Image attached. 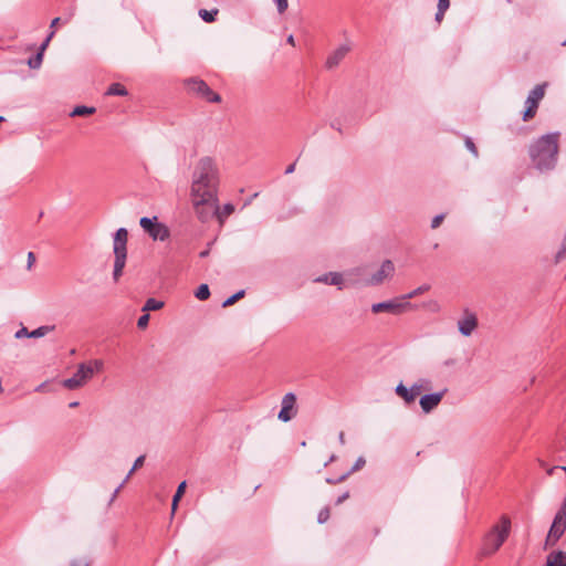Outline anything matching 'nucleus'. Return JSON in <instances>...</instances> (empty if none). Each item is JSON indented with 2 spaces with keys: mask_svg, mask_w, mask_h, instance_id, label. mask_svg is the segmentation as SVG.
Returning <instances> with one entry per match:
<instances>
[{
  "mask_svg": "<svg viewBox=\"0 0 566 566\" xmlns=\"http://www.w3.org/2000/svg\"><path fill=\"white\" fill-rule=\"evenodd\" d=\"M220 185V169L217 160L203 156L196 163L191 174L190 198L210 200L218 197Z\"/></svg>",
  "mask_w": 566,
  "mask_h": 566,
  "instance_id": "f257e3e1",
  "label": "nucleus"
},
{
  "mask_svg": "<svg viewBox=\"0 0 566 566\" xmlns=\"http://www.w3.org/2000/svg\"><path fill=\"white\" fill-rule=\"evenodd\" d=\"M560 133L545 134L528 147V156L533 167L539 172H549L557 167Z\"/></svg>",
  "mask_w": 566,
  "mask_h": 566,
  "instance_id": "f03ea898",
  "label": "nucleus"
},
{
  "mask_svg": "<svg viewBox=\"0 0 566 566\" xmlns=\"http://www.w3.org/2000/svg\"><path fill=\"white\" fill-rule=\"evenodd\" d=\"M511 520L503 515L499 523L493 525L483 536L479 549V557L484 558L495 554L510 535Z\"/></svg>",
  "mask_w": 566,
  "mask_h": 566,
  "instance_id": "7ed1b4c3",
  "label": "nucleus"
},
{
  "mask_svg": "<svg viewBox=\"0 0 566 566\" xmlns=\"http://www.w3.org/2000/svg\"><path fill=\"white\" fill-rule=\"evenodd\" d=\"M127 239L128 231L125 228H119L113 239V251L115 255L113 277L115 281L123 274L127 258Z\"/></svg>",
  "mask_w": 566,
  "mask_h": 566,
  "instance_id": "20e7f679",
  "label": "nucleus"
},
{
  "mask_svg": "<svg viewBox=\"0 0 566 566\" xmlns=\"http://www.w3.org/2000/svg\"><path fill=\"white\" fill-rule=\"evenodd\" d=\"M102 368L103 361L99 359L80 364L74 375L63 380V386L70 390L80 388L93 377L95 371H99Z\"/></svg>",
  "mask_w": 566,
  "mask_h": 566,
  "instance_id": "39448f33",
  "label": "nucleus"
},
{
  "mask_svg": "<svg viewBox=\"0 0 566 566\" xmlns=\"http://www.w3.org/2000/svg\"><path fill=\"white\" fill-rule=\"evenodd\" d=\"M187 90L209 103H220L221 96L213 92L209 85L201 78L190 77L185 81Z\"/></svg>",
  "mask_w": 566,
  "mask_h": 566,
  "instance_id": "423d86ee",
  "label": "nucleus"
},
{
  "mask_svg": "<svg viewBox=\"0 0 566 566\" xmlns=\"http://www.w3.org/2000/svg\"><path fill=\"white\" fill-rule=\"evenodd\" d=\"M193 210L201 222L211 220L218 213V197L210 200H201L202 198H190Z\"/></svg>",
  "mask_w": 566,
  "mask_h": 566,
  "instance_id": "0eeeda50",
  "label": "nucleus"
},
{
  "mask_svg": "<svg viewBox=\"0 0 566 566\" xmlns=\"http://www.w3.org/2000/svg\"><path fill=\"white\" fill-rule=\"evenodd\" d=\"M139 224L153 240L165 241L170 235L168 227L161 222H158L157 217H154L153 219L143 217L139 220Z\"/></svg>",
  "mask_w": 566,
  "mask_h": 566,
  "instance_id": "6e6552de",
  "label": "nucleus"
},
{
  "mask_svg": "<svg viewBox=\"0 0 566 566\" xmlns=\"http://www.w3.org/2000/svg\"><path fill=\"white\" fill-rule=\"evenodd\" d=\"M547 83L537 84L528 94L526 98V109L523 114V120L527 122L532 119L537 112L538 104L545 95Z\"/></svg>",
  "mask_w": 566,
  "mask_h": 566,
  "instance_id": "1a4fd4ad",
  "label": "nucleus"
},
{
  "mask_svg": "<svg viewBox=\"0 0 566 566\" xmlns=\"http://www.w3.org/2000/svg\"><path fill=\"white\" fill-rule=\"evenodd\" d=\"M296 396L293 392H287L283 396L281 402V410L279 412V419L283 422L292 420L296 416Z\"/></svg>",
  "mask_w": 566,
  "mask_h": 566,
  "instance_id": "9d476101",
  "label": "nucleus"
},
{
  "mask_svg": "<svg viewBox=\"0 0 566 566\" xmlns=\"http://www.w3.org/2000/svg\"><path fill=\"white\" fill-rule=\"evenodd\" d=\"M424 382L426 386H423L421 382H415L410 388L399 384L395 391L400 398L405 400L406 403H411L416 400L422 390L429 389V381L424 380Z\"/></svg>",
  "mask_w": 566,
  "mask_h": 566,
  "instance_id": "9b49d317",
  "label": "nucleus"
},
{
  "mask_svg": "<svg viewBox=\"0 0 566 566\" xmlns=\"http://www.w3.org/2000/svg\"><path fill=\"white\" fill-rule=\"evenodd\" d=\"M410 304L408 302H402V300H390L386 302L375 303L371 306V311L375 314L387 312L391 314H400L402 313Z\"/></svg>",
  "mask_w": 566,
  "mask_h": 566,
  "instance_id": "f8f14e48",
  "label": "nucleus"
},
{
  "mask_svg": "<svg viewBox=\"0 0 566 566\" xmlns=\"http://www.w3.org/2000/svg\"><path fill=\"white\" fill-rule=\"evenodd\" d=\"M565 530L566 520L555 515L546 537V545H554L563 536Z\"/></svg>",
  "mask_w": 566,
  "mask_h": 566,
  "instance_id": "ddd939ff",
  "label": "nucleus"
},
{
  "mask_svg": "<svg viewBox=\"0 0 566 566\" xmlns=\"http://www.w3.org/2000/svg\"><path fill=\"white\" fill-rule=\"evenodd\" d=\"M446 392H447V389H443L439 392L423 395L419 401L422 411L424 413H429L434 408H437L438 405L441 402Z\"/></svg>",
  "mask_w": 566,
  "mask_h": 566,
  "instance_id": "4468645a",
  "label": "nucleus"
},
{
  "mask_svg": "<svg viewBox=\"0 0 566 566\" xmlns=\"http://www.w3.org/2000/svg\"><path fill=\"white\" fill-rule=\"evenodd\" d=\"M458 327L463 336H470L473 333V331L478 327L476 315L465 310L463 317L458 322Z\"/></svg>",
  "mask_w": 566,
  "mask_h": 566,
  "instance_id": "2eb2a0df",
  "label": "nucleus"
},
{
  "mask_svg": "<svg viewBox=\"0 0 566 566\" xmlns=\"http://www.w3.org/2000/svg\"><path fill=\"white\" fill-rule=\"evenodd\" d=\"M395 272L394 263L390 260L382 262L380 269L369 279L370 285H378L382 283L387 277L391 276Z\"/></svg>",
  "mask_w": 566,
  "mask_h": 566,
  "instance_id": "dca6fc26",
  "label": "nucleus"
},
{
  "mask_svg": "<svg viewBox=\"0 0 566 566\" xmlns=\"http://www.w3.org/2000/svg\"><path fill=\"white\" fill-rule=\"evenodd\" d=\"M348 52H349L348 45L338 46L335 51H333L328 55L326 63H325L326 67L327 69L336 67L344 60V57L347 55Z\"/></svg>",
  "mask_w": 566,
  "mask_h": 566,
  "instance_id": "f3484780",
  "label": "nucleus"
},
{
  "mask_svg": "<svg viewBox=\"0 0 566 566\" xmlns=\"http://www.w3.org/2000/svg\"><path fill=\"white\" fill-rule=\"evenodd\" d=\"M545 566H566V553L563 551H553L546 557Z\"/></svg>",
  "mask_w": 566,
  "mask_h": 566,
  "instance_id": "a211bd4d",
  "label": "nucleus"
},
{
  "mask_svg": "<svg viewBox=\"0 0 566 566\" xmlns=\"http://www.w3.org/2000/svg\"><path fill=\"white\" fill-rule=\"evenodd\" d=\"M316 282H323L331 285H339L343 282V276L337 272H329L315 280Z\"/></svg>",
  "mask_w": 566,
  "mask_h": 566,
  "instance_id": "6ab92c4d",
  "label": "nucleus"
},
{
  "mask_svg": "<svg viewBox=\"0 0 566 566\" xmlns=\"http://www.w3.org/2000/svg\"><path fill=\"white\" fill-rule=\"evenodd\" d=\"M106 95L126 96V95H128V91L126 90V87L123 84H120V83H113L107 88Z\"/></svg>",
  "mask_w": 566,
  "mask_h": 566,
  "instance_id": "aec40b11",
  "label": "nucleus"
},
{
  "mask_svg": "<svg viewBox=\"0 0 566 566\" xmlns=\"http://www.w3.org/2000/svg\"><path fill=\"white\" fill-rule=\"evenodd\" d=\"M164 307V302L163 301H159V300H156L154 297H150L148 298L144 306H143V311L144 312H149V311H157V310H160Z\"/></svg>",
  "mask_w": 566,
  "mask_h": 566,
  "instance_id": "412c9836",
  "label": "nucleus"
},
{
  "mask_svg": "<svg viewBox=\"0 0 566 566\" xmlns=\"http://www.w3.org/2000/svg\"><path fill=\"white\" fill-rule=\"evenodd\" d=\"M144 461H145V455H139L135 462H134V465L133 468L130 469V471L128 472L127 476L125 478V480L123 481V483L115 490L114 492V496L117 495V493L119 492L120 488L124 485V483L130 478V475L134 473L135 470H137L138 468H140L143 464H144Z\"/></svg>",
  "mask_w": 566,
  "mask_h": 566,
  "instance_id": "4be33fe9",
  "label": "nucleus"
},
{
  "mask_svg": "<svg viewBox=\"0 0 566 566\" xmlns=\"http://www.w3.org/2000/svg\"><path fill=\"white\" fill-rule=\"evenodd\" d=\"M185 490H186V482H181L178 488H177V491L172 497V503H171V511H172V514L175 513L176 509H177V505H178V502L179 500L181 499V496L184 495L185 493Z\"/></svg>",
  "mask_w": 566,
  "mask_h": 566,
  "instance_id": "5701e85b",
  "label": "nucleus"
},
{
  "mask_svg": "<svg viewBox=\"0 0 566 566\" xmlns=\"http://www.w3.org/2000/svg\"><path fill=\"white\" fill-rule=\"evenodd\" d=\"M96 112L95 107H88V106H84V105H81V106H76L72 112H71V116H86V115H92Z\"/></svg>",
  "mask_w": 566,
  "mask_h": 566,
  "instance_id": "b1692460",
  "label": "nucleus"
},
{
  "mask_svg": "<svg viewBox=\"0 0 566 566\" xmlns=\"http://www.w3.org/2000/svg\"><path fill=\"white\" fill-rule=\"evenodd\" d=\"M429 290H430V285L429 284H423V285L415 289L413 291L409 292L408 294L403 295L401 297V300L407 302L408 300L413 298V297H416V296H418L420 294H423V293H426Z\"/></svg>",
  "mask_w": 566,
  "mask_h": 566,
  "instance_id": "393cba45",
  "label": "nucleus"
},
{
  "mask_svg": "<svg viewBox=\"0 0 566 566\" xmlns=\"http://www.w3.org/2000/svg\"><path fill=\"white\" fill-rule=\"evenodd\" d=\"M53 329H54V326H48V325L40 326V327L33 329L30 334H28V337H32V338L43 337Z\"/></svg>",
  "mask_w": 566,
  "mask_h": 566,
  "instance_id": "a878e982",
  "label": "nucleus"
},
{
  "mask_svg": "<svg viewBox=\"0 0 566 566\" xmlns=\"http://www.w3.org/2000/svg\"><path fill=\"white\" fill-rule=\"evenodd\" d=\"M234 211V207L231 203H226L222 209L218 207V213L216 214L220 222L228 218Z\"/></svg>",
  "mask_w": 566,
  "mask_h": 566,
  "instance_id": "bb28decb",
  "label": "nucleus"
},
{
  "mask_svg": "<svg viewBox=\"0 0 566 566\" xmlns=\"http://www.w3.org/2000/svg\"><path fill=\"white\" fill-rule=\"evenodd\" d=\"M218 14V10L217 9H213V10H206V9H201L199 11V15L200 18L205 21V22H208V23H211L216 20V17Z\"/></svg>",
  "mask_w": 566,
  "mask_h": 566,
  "instance_id": "cd10ccee",
  "label": "nucleus"
},
{
  "mask_svg": "<svg viewBox=\"0 0 566 566\" xmlns=\"http://www.w3.org/2000/svg\"><path fill=\"white\" fill-rule=\"evenodd\" d=\"M195 296L200 301L208 300L210 296L209 286L207 284L199 285L195 293Z\"/></svg>",
  "mask_w": 566,
  "mask_h": 566,
  "instance_id": "c85d7f7f",
  "label": "nucleus"
},
{
  "mask_svg": "<svg viewBox=\"0 0 566 566\" xmlns=\"http://www.w3.org/2000/svg\"><path fill=\"white\" fill-rule=\"evenodd\" d=\"M245 294V291L244 290H240L238 291L237 293H234L233 295H231L230 297H228L223 303H222V306L223 307H228V306H231L233 305L237 301H239L240 298H242Z\"/></svg>",
  "mask_w": 566,
  "mask_h": 566,
  "instance_id": "c756f323",
  "label": "nucleus"
},
{
  "mask_svg": "<svg viewBox=\"0 0 566 566\" xmlns=\"http://www.w3.org/2000/svg\"><path fill=\"white\" fill-rule=\"evenodd\" d=\"M42 61H43V54H42V52H38L35 55L31 56L28 60V65L31 69H39L42 64Z\"/></svg>",
  "mask_w": 566,
  "mask_h": 566,
  "instance_id": "7c9ffc66",
  "label": "nucleus"
},
{
  "mask_svg": "<svg viewBox=\"0 0 566 566\" xmlns=\"http://www.w3.org/2000/svg\"><path fill=\"white\" fill-rule=\"evenodd\" d=\"M331 516V511L328 506L323 507L317 515V521L319 524H323L328 521Z\"/></svg>",
  "mask_w": 566,
  "mask_h": 566,
  "instance_id": "2f4dec72",
  "label": "nucleus"
},
{
  "mask_svg": "<svg viewBox=\"0 0 566 566\" xmlns=\"http://www.w3.org/2000/svg\"><path fill=\"white\" fill-rule=\"evenodd\" d=\"M349 475H350V472H346L338 478H327L326 483L335 485V484H338V483L345 481Z\"/></svg>",
  "mask_w": 566,
  "mask_h": 566,
  "instance_id": "473e14b6",
  "label": "nucleus"
},
{
  "mask_svg": "<svg viewBox=\"0 0 566 566\" xmlns=\"http://www.w3.org/2000/svg\"><path fill=\"white\" fill-rule=\"evenodd\" d=\"M365 464H366L365 458L364 457H359L356 460V462L354 463L353 468L348 472H350V474H352V473L363 469L365 467Z\"/></svg>",
  "mask_w": 566,
  "mask_h": 566,
  "instance_id": "72a5a7b5",
  "label": "nucleus"
},
{
  "mask_svg": "<svg viewBox=\"0 0 566 566\" xmlns=\"http://www.w3.org/2000/svg\"><path fill=\"white\" fill-rule=\"evenodd\" d=\"M465 146L472 153V155L474 157L479 156L478 148H476L475 144L473 143V140L470 137L465 138Z\"/></svg>",
  "mask_w": 566,
  "mask_h": 566,
  "instance_id": "f704fd0d",
  "label": "nucleus"
},
{
  "mask_svg": "<svg viewBox=\"0 0 566 566\" xmlns=\"http://www.w3.org/2000/svg\"><path fill=\"white\" fill-rule=\"evenodd\" d=\"M149 317L150 316L148 313L143 314L137 321V326L139 328H146L149 322Z\"/></svg>",
  "mask_w": 566,
  "mask_h": 566,
  "instance_id": "c9c22d12",
  "label": "nucleus"
},
{
  "mask_svg": "<svg viewBox=\"0 0 566 566\" xmlns=\"http://www.w3.org/2000/svg\"><path fill=\"white\" fill-rule=\"evenodd\" d=\"M54 31H51L50 34L46 36V39L44 40V42L41 44L40 49H39V52H42V54L44 53L46 46L49 45V42L51 41V39L54 36Z\"/></svg>",
  "mask_w": 566,
  "mask_h": 566,
  "instance_id": "e433bc0d",
  "label": "nucleus"
},
{
  "mask_svg": "<svg viewBox=\"0 0 566 566\" xmlns=\"http://www.w3.org/2000/svg\"><path fill=\"white\" fill-rule=\"evenodd\" d=\"M276 2V6H277V11L280 13H283L286 9H287V0H275Z\"/></svg>",
  "mask_w": 566,
  "mask_h": 566,
  "instance_id": "4c0bfd02",
  "label": "nucleus"
},
{
  "mask_svg": "<svg viewBox=\"0 0 566 566\" xmlns=\"http://www.w3.org/2000/svg\"><path fill=\"white\" fill-rule=\"evenodd\" d=\"M443 218H444V216H443V214H438V216H436V217L432 219L431 228H432V229L438 228V227L441 224V222H442Z\"/></svg>",
  "mask_w": 566,
  "mask_h": 566,
  "instance_id": "58836bf2",
  "label": "nucleus"
},
{
  "mask_svg": "<svg viewBox=\"0 0 566 566\" xmlns=\"http://www.w3.org/2000/svg\"><path fill=\"white\" fill-rule=\"evenodd\" d=\"M450 7L449 0H438V10L447 11Z\"/></svg>",
  "mask_w": 566,
  "mask_h": 566,
  "instance_id": "ea45409f",
  "label": "nucleus"
},
{
  "mask_svg": "<svg viewBox=\"0 0 566 566\" xmlns=\"http://www.w3.org/2000/svg\"><path fill=\"white\" fill-rule=\"evenodd\" d=\"M556 516H560L562 518L566 520V495H565V500H564L563 505L560 506V509L556 513Z\"/></svg>",
  "mask_w": 566,
  "mask_h": 566,
  "instance_id": "a19ab883",
  "label": "nucleus"
},
{
  "mask_svg": "<svg viewBox=\"0 0 566 566\" xmlns=\"http://www.w3.org/2000/svg\"><path fill=\"white\" fill-rule=\"evenodd\" d=\"M556 516H560L562 518L566 520V495H565V500H564L563 505L560 506V509L556 513Z\"/></svg>",
  "mask_w": 566,
  "mask_h": 566,
  "instance_id": "79ce46f5",
  "label": "nucleus"
},
{
  "mask_svg": "<svg viewBox=\"0 0 566 566\" xmlns=\"http://www.w3.org/2000/svg\"><path fill=\"white\" fill-rule=\"evenodd\" d=\"M69 566H90L88 562L85 559H73Z\"/></svg>",
  "mask_w": 566,
  "mask_h": 566,
  "instance_id": "37998d69",
  "label": "nucleus"
},
{
  "mask_svg": "<svg viewBox=\"0 0 566 566\" xmlns=\"http://www.w3.org/2000/svg\"><path fill=\"white\" fill-rule=\"evenodd\" d=\"M348 497H349V492H348V491H346V492H344L342 495H339V496L337 497V500L335 501V504H336V505H339V504H342L343 502H345Z\"/></svg>",
  "mask_w": 566,
  "mask_h": 566,
  "instance_id": "c03bdc74",
  "label": "nucleus"
},
{
  "mask_svg": "<svg viewBox=\"0 0 566 566\" xmlns=\"http://www.w3.org/2000/svg\"><path fill=\"white\" fill-rule=\"evenodd\" d=\"M444 13H446V11H443V10H437L436 21L440 23L444 17Z\"/></svg>",
  "mask_w": 566,
  "mask_h": 566,
  "instance_id": "a18cd8bd",
  "label": "nucleus"
},
{
  "mask_svg": "<svg viewBox=\"0 0 566 566\" xmlns=\"http://www.w3.org/2000/svg\"><path fill=\"white\" fill-rule=\"evenodd\" d=\"M35 261V256L33 252H29L28 254V268L30 269Z\"/></svg>",
  "mask_w": 566,
  "mask_h": 566,
  "instance_id": "49530a36",
  "label": "nucleus"
},
{
  "mask_svg": "<svg viewBox=\"0 0 566 566\" xmlns=\"http://www.w3.org/2000/svg\"><path fill=\"white\" fill-rule=\"evenodd\" d=\"M295 166H296V164H295V163H293V164L289 165V166L286 167V169H285V174H286V175L292 174V172L295 170Z\"/></svg>",
  "mask_w": 566,
  "mask_h": 566,
  "instance_id": "de8ad7c7",
  "label": "nucleus"
},
{
  "mask_svg": "<svg viewBox=\"0 0 566 566\" xmlns=\"http://www.w3.org/2000/svg\"><path fill=\"white\" fill-rule=\"evenodd\" d=\"M28 329L25 327H22L20 331L17 332L15 336L17 337H21V335H27L28 336Z\"/></svg>",
  "mask_w": 566,
  "mask_h": 566,
  "instance_id": "09e8293b",
  "label": "nucleus"
},
{
  "mask_svg": "<svg viewBox=\"0 0 566 566\" xmlns=\"http://www.w3.org/2000/svg\"><path fill=\"white\" fill-rule=\"evenodd\" d=\"M338 440L340 442V444H344L345 443V434L343 431L339 432L338 434Z\"/></svg>",
  "mask_w": 566,
  "mask_h": 566,
  "instance_id": "8fccbe9b",
  "label": "nucleus"
},
{
  "mask_svg": "<svg viewBox=\"0 0 566 566\" xmlns=\"http://www.w3.org/2000/svg\"><path fill=\"white\" fill-rule=\"evenodd\" d=\"M60 20H61L60 18H54V19L52 20V22H51V25H50V27H51L52 29H53V28H55V27L57 25V23L60 22Z\"/></svg>",
  "mask_w": 566,
  "mask_h": 566,
  "instance_id": "3c124183",
  "label": "nucleus"
},
{
  "mask_svg": "<svg viewBox=\"0 0 566 566\" xmlns=\"http://www.w3.org/2000/svg\"><path fill=\"white\" fill-rule=\"evenodd\" d=\"M286 41H287L289 44H291L293 46L295 45L294 36L292 34L287 36Z\"/></svg>",
  "mask_w": 566,
  "mask_h": 566,
  "instance_id": "603ef678",
  "label": "nucleus"
},
{
  "mask_svg": "<svg viewBox=\"0 0 566 566\" xmlns=\"http://www.w3.org/2000/svg\"><path fill=\"white\" fill-rule=\"evenodd\" d=\"M208 253H209V252L206 250V251L200 252V254H199V255H200V258H205V256H207V255H208Z\"/></svg>",
  "mask_w": 566,
  "mask_h": 566,
  "instance_id": "864d4df0",
  "label": "nucleus"
},
{
  "mask_svg": "<svg viewBox=\"0 0 566 566\" xmlns=\"http://www.w3.org/2000/svg\"><path fill=\"white\" fill-rule=\"evenodd\" d=\"M78 406V402L77 401H73L70 403V408H75Z\"/></svg>",
  "mask_w": 566,
  "mask_h": 566,
  "instance_id": "5fc2aeb1",
  "label": "nucleus"
},
{
  "mask_svg": "<svg viewBox=\"0 0 566 566\" xmlns=\"http://www.w3.org/2000/svg\"><path fill=\"white\" fill-rule=\"evenodd\" d=\"M43 387H44V384L40 385V386L36 388V391L43 390Z\"/></svg>",
  "mask_w": 566,
  "mask_h": 566,
  "instance_id": "6e6d98bb",
  "label": "nucleus"
},
{
  "mask_svg": "<svg viewBox=\"0 0 566 566\" xmlns=\"http://www.w3.org/2000/svg\"><path fill=\"white\" fill-rule=\"evenodd\" d=\"M3 120H4V117L0 116V123H2Z\"/></svg>",
  "mask_w": 566,
  "mask_h": 566,
  "instance_id": "4d7b16f0",
  "label": "nucleus"
},
{
  "mask_svg": "<svg viewBox=\"0 0 566 566\" xmlns=\"http://www.w3.org/2000/svg\"><path fill=\"white\" fill-rule=\"evenodd\" d=\"M564 46H566V40L562 43Z\"/></svg>",
  "mask_w": 566,
  "mask_h": 566,
  "instance_id": "13d9d810",
  "label": "nucleus"
}]
</instances>
